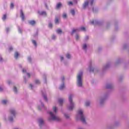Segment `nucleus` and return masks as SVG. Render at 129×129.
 <instances>
[{
    "label": "nucleus",
    "instance_id": "32",
    "mask_svg": "<svg viewBox=\"0 0 129 129\" xmlns=\"http://www.w3.org/2000/svg\"><path fill=\"white\" fill-rule=\"evenodd\" d=\"M14 3H11L10 5V8L11 9H14Z\"/></svg>",
    "mask_w": 129,
    "mask_h": 129
},
{
    "label": "nucleus",
    "instance_id": "46",
    "mask_svg": "<svg viewBox=\"0 0 129 129\" xmlns=\"http://www.w3.org/2000/svg\"><path fill=\"white\" fill-rule=\"evenodd\" d=\"M22 72H23V73H25V72H26V70H25V69H23L22 70Z\"/></svg>",
    "mask_w": 129,
    "mask_h": 129
},
{
    "label": "nucleus",
    "instance_id": "16",
    "mask_svg": "<svg viewBox=\"0 0 129 129\" xmlns=\"http://www.w3.org/2000/svg\"><path fill=\"white\" fill-rule=\"evenodd\" d=\"M88 4H89V2L88 1H86L85 4H84V8L85 9V8H86V7H87V6H88Z\"/></svg>",
    "mask_w": 129,
    "mask_h": 129
},
{
    "label": "nucleus",
    "instance_id": "30",
    "mask_svg": "<svg viewBox=\"0 0 129 129\" xmlns=\"http://www.w3.org/2000/svg\"><path fill=\"white\" fill-rule=\"evenodd\" d=\"M68 5L69 6H73V3L72 2L70 1L68 3Z\"/></svg>",
    "mask_w": 129,
    "mask_h": 129
},
{
    "label": "nucleus",
    "instance_id": "35",
    "mask_svg": "<svg viewBox=\"0 0 129 129\" xmlns=\"http://www.w3.org/2000/svg\"><path fill=\"white\" fill-rule=\"evenodd\" d=\"M93 3H94V0H92L90 3L91 6H92V5H93Z\"/></svg>",
    "mask_w": 129,
    "mask_h": 129
},
{
    "label": "nucleus",
    "instance_id": "44",
    "mask_svg": "<svg viewBox=\"0 0 129 129\" xmlns=\"http://www.w3.org/2000/svg\"><path fill=\"white\" fill-rule=\"evenodd\" d=\"M74 4H77V0H75L74 1Z\"/></svg>",
    "mask_w": 129,
    "mask_h": 129
},
{
    "label": "nucleus",
    "instance_id": "29",
    "mask_svg": "<svg viewBox=\"0 0 129 129\" xmlns=\"http://www.w3.org/2000/svg\"><path fill=\"white\" fill-rule=\"evenodd\" d=\"M54 112H56L57 111V107L56 106H54L53 108Z\"/></svg>",
    "mask_w": 129,
    "mask_h": 129
},
{
    "label": "nucleus",
    "instance_id": "54",
    "mask_svg": "<svg viewBox=\"0 0 129 129\" xmlns=\"http://www.w3.org/2000/svg\"><path fill=\"white\" fill-rule=\"evenodd\" d=\"M19 31H20V32L22 33V31H21V29L20 28H19Z\"/></svg>",
    "mask_w": 129,
    "mask_h": 129
},
{
    "label": "nucleus",
    "instance_id": "37",
    "mask_svg": "<svg viewBox=\"0 0 129 129\" xmlns=\"http://www.w3.org/2000/svg\"><path fill=\"white\" fill-rule=\"evenodd\" d=\"M90 72H94V70L93 69H90Z\"/></svg>",
    "mask_w": 129,
    "mask_h": 129
},
{
    "label": "nucleus",
    "instance_id": "50",
    "mask_svg": "<svg viewBox=\"0 0 129 129\" xmlns=\"http://www.w3.org/2000/svg\"><path fill=\"white\" fill-rule=\"evenodd\" d=\"M65 79H64V77H62V81H64V80Z\"/></svg>",
    "mask_w": 129,
    "mask_h": 129
},
{
    "label": "nucleus",
    "instance_id": "7",
    "mask_svg": "<svg viewBox=\"0 0 129 129\" xmlns=\"http://www.w3.org/2000/svg\"><path fill=\"white\" fill-rule=\"evenodd\" d=\"M29 24L31 25V26H35L36 25V21L35 20H32L29 22Z\"/></svg>",
    "mask_w": 129,
    "mask_h": 129
},
{
    "label": "nucleus",
    "instance_id": "57",
    "mask_svg": "<svg viewBox=\"0 0 129 129\" xmlns=\"http://www.w3.org/2000/svg\"><path fill=\"white\" fill-rule=\"evenodd\" d=\"M41 105L43 107L44 106V104L43 103H41Z\"/></svg>",
    "mask_w": 129,
    "mask_h": 129
},
{
    "label": "nucleus",
    "instance_id": "23",
    "mask_svg": "<svg viewBox=\"0 0 129 129\" xmlns=\"http://www.w3.org/2000/svg\"><path fill=\"white\" fill-rule=\"evenodd\" d=\"M67 58H68V59H70V58H71V55L69 53H67Z\"/></svg>",
    "mask_w": 129,
    "mask_h": 129
},
{
    "label": "nucleus",
    "instance_id": "14",
    "mask_svg": "<svg viewBox=\"0 0 129 129\" xmlns=\"http://www.w3.org/2000/svg\"><path fill=\"white\" fill-rule=\"evenodd\" d=\"M14 57L15 58H16V59H18V58L19 57V52H18V51H16L15 52Z\"/></svg>",
    "mask_w": 129,
    "mask_h": 129
},
{
    "label": "nucleus",
    "instance_id": "53",
    "mask_svg": "<svg viewBox=\"0 0 129 129\" xmlns=\"http://www.w3.org/2000/svg\"><path fill=\"white\" fill-rule=\"evenodd\" d=\"M38 110H41V108H40V107H38Z\"/></svg>",
    "mask_w": 129,
    "mask_h": 129
},
{
    "label": "nucleus",
    "instance_id": "4",
    "mask_svg": "<svg viewBox=\"0 0 129 129\" xmlns=\"http://www.w3.org/2000/svg\"><path fill=\"white\" fill-rule=\"evenodd\" d=\"M79 114L80 115V120L83 122V123H86V121L85 120V118L83 115V111L82 110H80L78 111Z\"/></svg>",
    "mask_w": 129,
    "mask_h": 129
},
{
    "label": "nucleus",
    "instance_id": "11",
    "mask_svg": "<svg viewBox=\"0 0 129 129\" xmlns=\"http://www.w3.org/2000/svg\"><path fill=\"white\" fill-rule=\"evenodd\" d=\"M7 14H4L2 17L3 21H6V20H7Z\"/></svg>",
    "mask_w": 129,
    "mask_h": 129
},
{
    "label": "nucleus",
    "instance_id": "39",
    "mask_svg": "<svg viewBox=\"0 0 129 129\" xmlns=\"http://www.w3.org/2000/svg\"><path fill=\"white\" fill-rule=\"evenodd\" d=\"M44 6H45V8H46V9H48V5H47V4H44Z\"/></svg>",
    "mask_w": 129,
    "mask_h": 129
},
{
    "label": "nucleus",
    "instance_id": "18",
    "mask_svg": "<svg viewBox=\"0 0 129 129\" xmlns=\"http://www.w3.org/2000/svg\"><path fill=\"white\" fill-rule=\"evenodd\" d=\"M87 48V45H86V44H84L83 45V49L84 50H86V48Z\"/></svg>",
    "mask_w": 129,
    "mask_h": 129
},
{
    "label": "nucleus",
    "instance_id": "31",
    "mask_svg": "<svg viewBox=\"0 0 129 129\" xmlns=\"http://www.w3.org/2000/svg\"><path fill=\"white\" fill-rule=\"evenodd\" d=\"M35 83L36 84H40V81H39L38 80H36Z\"/></svg>",
    "mask_w": 129,
    "mask_h": 129
},
{
    "label": "nucleus",
    "instance_id": "24",
    "mask_svg": "<svg viewBox=\"0 0 129 129\" xmlns=\"http://www.w3.org/2000/svg\"><path fill=\"white\" fill-rule=\"evenodd\" d=\"M90 105V103L89 102H87L85 103L86 106H89Z\"/></svg>",
    "mask_w": 129,
    "mask_h": 129
},
{
    "label": "nucleus",
    "instance_id": "26",
    "mask_svg": "<svg viewBox=\"0 0 129 129\" xmlns=\"http://www.w3.org/2000/svg\"><path fill=\"white\" fill-rule=\"evenodd\" d=\"M42 96L44 97V99L46 100V101H47V96L45 95H44V94H42Z\"/></svg>",
    "mask_w": 129,
    "mask_h": 129
},
{
    "label": "nucleus",
    "instance_id": "47",
    "mask_svg": "<svg viewBox=\"0 0 129 129\" xmlns=\"http://www.w3.org/2000/svg\"><path fill=\"white\" fill-rule=\"evenodd\" d=\"M27 75L28 77L30 78V74L27 73Z\"/></svg>",
    "mask_w": 129,
    "mask_h": 129
},
{
    "label": "nucleus",
    "instance_id": "13",
    "mask_svg": "<svg viewBox=\"0 0 129 129\" xmlns=\"http://www.w3.org/2000/svg\"><path fill=\"white\" fill-rule=\"evenodd\" d=\"M106 88L107 89H110L111 88H112V85L108 84L106 86Z\"/></svg>",
    "mask_w": 129,
    "mask_h": 129
},
{
    "label": "nucleus",
    "instance_id": "41",
    "mask_svg": "<svg viewBox=\"0 0 129 129\" xmlns=\"http://www.w3.org/2000/svg\"><path fill=\"white\" fill-rule=\"evenodd\" d=\"M9 120H10V121H13V120H14V119H13V118H9Z\"/></svg>",
    "mask_w": 129,
    "mask_h": 129
},
{
    "label": "nucleus",
    "instance_id": "42",
    "mask_svg": "<svg viewBox=\"0 0 129 129\" xmlns=\"http://www.w3.org/2000/svg\"><path fill=\"white\" fill-rule=\"evenodd\" d=\"M64 58L63 57V56H60V60L61 61H62V60H63Z\"/></svg>",
    "mask_w": 129,
    "mask_h": 129
},
{
    "label": "nucleus",
    "instance_id": "17",
    "mask_svg": "<svg viewBox=\"0 0 129 129\" xmlns=\"http://www.w3.org/2000/svg\"><path fill=\"white\" fill-rule=\"evenodd\" d=\"M32 43L34 44V46H35V47H37V42H36V40H32Z\"/></svg>",
    "mask_w": 129,
    "mask_h": 129
},
{
    "label": "nucleus",
    "instance_id": "15",
    "mask_svg": "<svg viewBox=\"0 0 129 129\" xmlns=\"http://www.w3.org/2000/svg\"><path fill=\"white\" fill-rule=\"evenodd\" d=\"M58 102L60 105H63V99H59L58 100Z\"/></svg>",
    "mask_w": 129,
    "mask_h": 129
},
{
    "label": "nucleus",
    "instance_id": "55",
    "mask_svg": "<svg viewBox=\"0 0 129 129\" xmlns=\"http://www.w3.org/2000/svg\"><path fill=\"white\" fill-rule=\"evenodd\" d=\"M8 84H11V81H8Z\"/></svg>",
    "mask_w": 129,
    "mask_h": 129
},
{
    "label": "nucleus",
    "instance_id": "27",
    "mask_svg": "<svg viewBox=\"0 0 129 129\" xmlns=\"http://www.w3.org/2000/svg\"><path fill=\"white\" fill-rule=\"evenodd\" d=\"M62 18H63V19H66L67 18V15L66 14H64L62 15Z\"/></svg>",
    "mask_w": 129,
    "mask_h": 129
},
{
    "label": "nucleus",
    "instance_id": "19",
    "mask_svg": "<svg viewBox=\"0 0 129 129\" xmlns=\"http://www.w3.org/2000/svg\"><path fill=\"white\" fill-rule=\"evenodd\" d=\"M55 24H59V18H55Z\"/></svg>",
    "mask_w": 129,
    "mask_h": 129
},
{
    "label": "nucleus",
    "instance_id": "5",
    "mask_svg": "<svg viewBox=\"0 0 129 129\" xmlns=\"http://www.w3.org/2000/svg\"><path fill=\"white\" fill-rule=\"evenodd\" d=\"M20 17L22 21H25V15L24 14V12H23V10L20 11Z\"/></svg>",
    "mask_w": 129,
    "mask_h": 129
},
{
    "label": "nucleus",
    "instance_id": "43",
    "mask_svg": "<svg viewBox=\"0 0 129 129\" xmlns=\"http://www.w3.org/2000/svg\"><path fill=\"white\" fill-rule=\"evenodd\" d=\"M30 87L31 88V89H32V88H33V85L30 84Z\"/></svg>",
    "mask_w": 129,
    "mask_h": 129
},
{
    "label": "nucleus",
    "instance_id": "38",
    "mask_svg": "<svg viewBox=\"0 0 129 129\" xmlns=\"http://www.w3.org/2000/svg\"><path fill=\"white\" fill-rule=\"evenodd\" d=\"M28 59V60H29V61L31 62L32 60V58H31V57H29Z\"/></svg>",
    "mask_w": 129,
    "mask_h": 129
},
{
    "label": "nucleus",
    "instance_id": "58",
    "mask_svg": "<svg viewBox=\"0 0 129 129\" xmlns=\"http://www.w3.org/2000/svg\"><path fill=\"white\" fill-rule=\"evenodd\" d=\"M3 60V58H1L0 61H2Z\"/></svg>",
    "mask_w": 129,
    "mask_h": 129
},
{
    "label": "nucleus",
    "instance_id": "28",
    "mask_svg": "<svg viewBox=\"0 0 129 129\" xmlns=\"http://www.w3.org/2000/svg\"><path fill=\"white\" fill-rule=\"evenodd\" d=\"M14 91L17 93V92H18V91H17V87H16V86L14 87Z\"/></svg>",
    "mask_w": 129,
    "mask_h": 129
},
{
    "label": "nucleus",
    "instance_id": "34",
    "mask_svg": "<svg viewBox=\"0 0 129 129\" xmlns=\"http://www.w3.org/2000/svg\"><path fill=\"white\" fill-rule=\"evenodd\" d=\"M76 39L78 41V39H79V36H78V34H77L76 36Z\"/></svg>",
    "mask_w": 129,
    "mask_h": 129
},
{
    "label": "nucleus",
    "instance_id": "2",
    "mask_svg": "<svg viewBox=\"0 0 129 129\" xmlns=\"http://www.w3.org/2000/svg\"><path fill=\"white\" fill-rule=\"evenodd\" d=\"M49 114L51 116V118L48 119L49 121L50 120H56V121H59V120H60V118L54 115L52 112H49Z\"/></svg>",
    "mask_w": 129,
    "mask_h": 129
},
{
    "label": "nucleus",
    "instance_id": "40",
    "mask_svg": "<svg viewBox=\"0 0 129 129\" xmlns=\"http://www.w3.org/2000/svg\"><path fill=\"white\" fill-rule=\"evenodd\" d=\"M81 30H82V31H85V27H82Z\"/></svg>",
    "mask_w": 129,
    "mask_h": 129
},
{
    "label": "nucleus",
    "instance_id": "52",
    "mask_svg": "<svg viewBox=\"0 0 129 129\" xmlns=\"http://www.w3.org/2000/svg\"><path fill=\"white\" fill-rule=\"evenodd\" d=\"M0 91H3V88H2V87H0Z\"/></svg>",
    "mask_w": 129,
    "mask_h": 129
},
{
    "label": "nucleus",
    "instance_id": "33",
    "mask_svg": "<svg viewBox=\"0 0 129 129\" xmlns=\"http://www.w3.org/2000/svg\"><path fill=\"white\" fill-rule=\"evenodd\" d=\"M48 27H49V28H52V27H53V25L52 24V23H49L48 24Z\"/></svg>",
    "mask_w": 129,
    "mask_h": 129
},
{
    "label": "nucleus",
    "instance_id": "51",
    "mask_svg": "<svg viewBox=\"0 0 129 129\" xmlns=\"http://www.w3.org/2000/svg\"><path fill=\"white\" fill-rule=\"evenodd\" d=\"M91 24H94V21H93L91 22Z\"/></svg>",
    "mask_w": 129,
    "mask_h": 129
},
{
    "label": "nucleus",
    "instance_id": "56",
    "mask_svg": "<svg viewBox=\"0 0 129 129\" xmlns=\"http://www.w3.org/2000/svg\"><path fill=\"white\" fill-rule=\"evenodd\" d=\"M9 30H10V29L7 28V32H9Z\"/></svg>",
    "mask_w": 129,
    "mask_h": 129
},
{
    "label": "nucleus",
    "instance_id": "8",
    "mask_svg": "<svg viewBox=\"0 0 129 129\" xmlns=\"http://www.w3.org/2000/svg\"><path fill=\"white\" fill-rule=\"evenodd\" d=\"M10 113H11V114L12 115H13L14 116H15V115H16V111H15V110H14V109L11 110Z\"/></svg>",
    "mask_w": 129,
    "mask_h": 129
},
{
    "label": "nucleus",
    "instance_id": "6",
    "mask_svg": "<svg viewBox=\"0 0 129 129\" xmlns=\"http://www.w3.org/2000/svg\"><path fill=\"white\" fill-rule=\"evenodd\" d=\"M38 13L39 14L40 16H47V13L45 11H43L42 12H38Z\"/></svg>",
    "mask_w": 129,
    "mask_h": 129
},
{
    "label": "nucleus",
    "instance_id": "9",
    "mask_svg": "<svg viewBox=\"0 0 129 129\" xmlns=\"http://www.w3.org/2000/svg\"><path fill=\"white\" fill-rule=\"evenodd\" d=\"M39 126H41L44 123V120L42 119H39Z\"/></svg>",
    "mask_w": 129,
    "mask_h": 129
},
{
    "label": "nucleus",
    "instance_id": "21",
    "mask_svg": "<svg viewBox=\"0 0 129 129\" xmlns=\"http://www.w3.org/2000/svg\"><path fill=\"white\" fill-rule=\"evenodd\" d=\"M78 31V29H73L72 32V35H73L75 32Z\"/></svg>",
    "mask_w": 129,
    "mask_h": 129
},
{
    "label": "nucleus",
    "instance_id": "25",
    "mask_svg": "<svg viewBox=\"0 0 129 129\" xmlns=\"http://www.w3.org/2000/svg\"><path fill=\"white\" fill-rule=\"evenodd\" d=\"M71 14L72 15H73V16H74V15H75V11H74V10H72L71 11Z\"/></svg>",
    "mask_w": 129,
    "mask_h": 129
},
{
    "label": "nucleus",
    "instance_id": "12",
    "mask_svg": "<svg viewBox=\"0 0 129 129\" xmlns=\"http://www.w3.org/2000/svg\"><path fill=\"white\" fill-rule=\"evenodd\" d=\"M64 88H65V86L64 85V82H63L62 83L61 86H60L59 87V89L60 90H62L64 89Z\"/></svg>",
    "mask_w": 129,
    "mask_h": 129
},
{
    "label": "nucleus",
    "instance_id": "3",
    "mask_svg": "<svg viewBox=\"0 0 129 129\" xmlns=\"http://www.w3.org/2000/svg\"><path fill=\"white\" fill-rule=\"evenodd\" d=\"M69 100L70 103V105L69 107V110H72L74 108V103L72 101V95H70L69 97Z\"/></svg>",
    "mask_w": 129,
    "mask_h": 129
},
{
    "label": "nucleus",
    "instance_id": "1",
    "mask_svg": "<svg viewBox=\"0 0 129 129\" xmlns=\"http://www.w3.org/2000/svg\"><path fill=\"white\" fill-rule=\"evenodd\" d=\"M83 74V73L82 72H81L77 76V83L79 87H82V80L81 79V78L82 77Z\"/></svg>",
    "mask_w": 129,
    "mask_h": 129
},
{
    "label": "nucleus",
    "instance_id": "10",
    "mask_svg": "<svg viewBox=\"0 0 129 129\" xmlns=\"http://www.w3.org/2000/svg\"><path fill=\"white\" fill-rule=\"evenodd\" d=\"M61 6H62V4L61 3H58L56 5V10H58V9H60V8L61 7Z\"/></svg>",
    "mask_w": 129,
    "mask_h": 129
},
{
    "label": "nucleus",
    "instance_id": "48",
    "mask_svg": "<svg viewBox=\"0 0 129 129\" xmlns=\"http://www.w3.org/2000/svg\"><path fill=\"white\" fill-rule=\"evenodd\" d=\"M56 38V36H55L54 35L52 36V39H55Z\"/></svg>",
    "mask_w": 129,
    "mask_h": 129
},
{
    "label": "nucleus",
    "instance_id": "49",
    "mask_svg": "<svg viewBox=\"0 0 129 129\" xmlns=\"http://www.w3.org/2000/svg\"><path fill=\"white\" fill-rule=\"evenodd\" d=\"M9 50H10V51H12V50H13V47H10V48H9Z\"/></svg>",
    "mask_w": 129,
    "mask_h": 129
},
{
    "label": "nucleus",
    "instance_id": "22",
    "mask_svg": "<svg viewBox=\"0 0 129 129\" xmlns=\"http://www.w3.org/2000/svg\"><path fill=\"white\" fill-rule=\"evenodd\" d=\"M56 32L57 33V34H60L62 33V30H61V29H58L56 30Z\"/></svg>",
    "mask_w": 129,
    "mask_h": 129
},
{
    "label": "nucleus",
    "instance_id": "45",
    "mask_svg": "<svg viewBox=\"0 0 129 129\" xmlns=\"http://www.w3.org/2000/svg\"><path fill=\"white\" fill-rule=\"evenodd\" d=\"M85 40H88V36H86Z\"/></svg>",
    "mask_w": 129,
    "mask_h": 129
},
{
    "label": "nucleus",
    "instance_id": "36",
    "mask_svg": "<svg viewBox=\"0 0 129 129\" xmlns=\"http://www.w3.org/2000/svg\"><path fill=\"white\" fill-rule=\"evenodd\" d=\"M64 116L66 117V118H69V115L68 114H64Z\"/></svg>",
    "mask_w": 129,
    "mask_h": 129
},
{
    "label": "nucleus",
    "instance_id": "20",
    "mask_svg": "<svg viewBox=\"0 0 129 129\" xmlns=\"http://www.w3.org/2000/svg\"><path fill=\"white\" fill-rule=\"evenodd\" d=\"M7 102H8L7 100H4L2 101L3 104H7Z\"/></svg>",
    "mask_w": 129,
    "mask_h": 129
}]
</instances>
